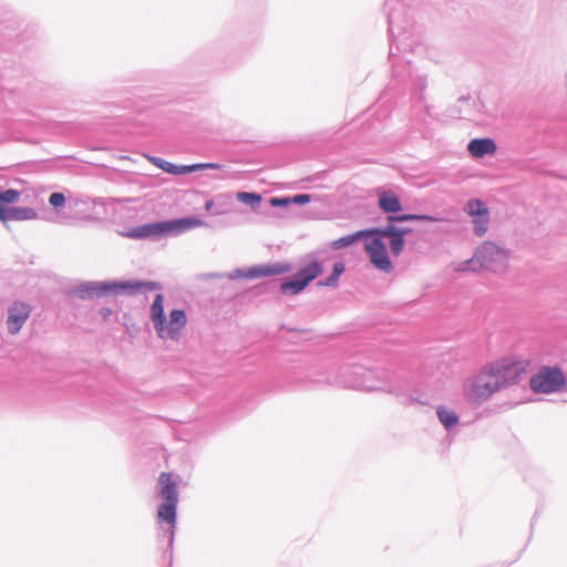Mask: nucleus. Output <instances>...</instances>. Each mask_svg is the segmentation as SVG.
Returning a JSON list of instances; mask_svg holds the SVG:
<instances>
[{"mask_svg":"<svg viewBox=\"0 0 567 567\" xmlns=\"http://www.w3.org/2000/svg\"><path fill=\"white\" fill-rule=\"evenodd\" d=\"M384 8L390 34L389 56L392 63V79L385 95L409 93L412 100L420 102L423 100V92L427 86L426 75L414 70L410 61L394 60L396 55L394 49L401 51V39L409 38L413 25L409 0H385Z\"/></svg>","mask_w":567,"mask_h":567,"instance_id":"1","label":"nucleus"},{"mask_svg":"<svg viewBox=\"0 0 567 567\" xmlns=\"http://www.w3.org/2000/svg\"><path fill=\"white\" fill-rule=\"evenodd\" d=\"M295 384L300 389H311L322 384L342 385L368 392L382 391L396 396L403 395L410 388L409 380L396 372L384 368H365L359 364L342 367L338 378H331L330 375L317 378L308 374L297 379Z\"/></svg>","mask_w":567,"mask_h":567,"instance_id":"2","label":"nucleus"},{"mask_svg":"<svg viewBox=\"0 0 567 567\" xmlns=\"http://www.w3.org/2000/svg\"><path fill=\"white\" fill-rule=\"evenodd\" d=\"M151 320L154 324V329L161 339L178 340L182 330L187 324L186 311L182 308H174L169 311V321L167 322L165 308H164V296L157 293L151 305Z\"/></svg>","mask_w":567,"mask_h":567,"instance_id":"3","label":"nucleus"},{"mask_svg":"<svg viewBox=\"0 0 567 567\" xmlns=\"http://www.w3.org/2000/svg\"><path fill=\"white\" fill-rule=\"evenodd\" d=\"M323 272V264L318 259H312L298 269L290 277H286L279 285V290L286 296H297L301 293L316 278ZM262 292H272L278 288L275 280L262 282L258 286Z\"/></svg>","mask_w":567,"mask_h":567,"instance_id":"4","label":"nucleus"},{"mask_svg":"<svg viewBox=\"0 0 567 567\" xmlns=\"http://www.w3.org/2000/svg\"><path fill=\"white\" fill-rule=\"evenodd\" d=\"M494 392H496V361H491L463 383L464 398L473 406L483 404Z\"/></svg>","mask_w":567,"mask_h":567,"instance_id":"5","label":"nucleus"},{"mask_svg":"<svg viewBox=\"0 0 567 567\" xmlns=\"http://www.w3.org/2000/svg\"><path fill=\"white\" fill-rule=\"evenodd\" d=\"M99 285V298L117 296H136L146 291L161 290L162 285L157 281L142 279H113L101 280Z\"/></svg>","mask_w":567,"mask_h":567,"instance_id":"6","label":"nucleus"},{"mask_svg":"<svg viewBox=\"0 0 567 567\" xmlns=\"http://www.w3.org/2000/svg\"><path fill=\"white\" fill-rule=\"evenodd\" d=\"M291 270V265L289 262H269V264H259L254 265L248 268H236L231 272H212L209 274V278L215 279H246V280H255L259 278H268L274 276H279L287 274Z\"/></svg>","mask_w":567,"mask_h":567,"instance_id":"7","label":"nucleus"},{"mask_svg":"<svg viewBox=\"0 0 567 567\" xmlns=\"http://www.w3.org/2000/svg\"><path fill=\"white\" fill-rule=\"evenodd\" d=\"M158 495L163 502L157 508V519L174 523L177 519L178 488L169 472H163L158 477Z\"/></svg>","mask_w":567,"mask_h":567,"instance_id":"8","label":"nucleus"},{"mask_svg":"<svg viewBox=\"0 0 567 567\" xmlns=\"http://www.w3.org/2000/svg\"><path fill=\"white\" fill-rule=\"evenodd\" d=\"M566 385V377L557 365H543L529 379V388L534 393L550 394Z\"/></svg>","mask_w":567,"mask_h":567,"instance_id":"9","label":"nucleus"},{"mask_svg":"<svg viewBox=\"0 0 567 567\" xmlns=\"http://www.w3.org/2000/svg\"><path fill=\"white\" fill-rule=\"evenodd\" d=\"M460 272L496 271V243L485 241L476 248L472 258L462 261L456 267Z\"/></svg>","mask_w":567,"mask_h":567,"instance_id":"10","label":"nucleus"},{"mask_svg":"<svg viewBox=\"0 0 567 567\" xmlns=\"http://www.w3.org/2000/svg\"><path fill=\"white\" fill-rule=\"evenodd\" d=\"M529 360L503 358L498 360V390L502 386L519 382L527 373Z\"/></svg>","mask_w":567,"mask_h":567,"instance_id":"11","label":"nucleus"},{"mask_svg":"<svg viewBox=\"0 0 567 567\" xmlns=\"http://www.w3.org/2000/svg\"><path fill=\"white\" fill-rule=\"evenodd\" d=\"M32 307L22 300H13L7 308L6 327L11 336L18 334L30 318Z\"/></svg>","mask_w":567,"mask_h":567,"instance_id":"12","label":"nucleus"},{"mask_svg":"<svg viewBox=\"0 0 567 567\" xmlns=\"http://www.w3.org/2000/svg\"><path fill=\"white\" fill-rule=\"evenodd\" d=\"M123 235L132 239L153 240L168 237L166 219L131 227Z\"/></svg>","mask_w":567,"mask_h":567,"instance_id":"13","label":"nucleus"},{"mask_svg":"<svg viewBox=\"0 0 567 567\" xmlns=\"http://www.w3.org/2000/svg\"><path fill=\"white\" fill-rule=\"evenodd\" d=\"M465 213L472 217L474 234L478 237L485 235L489 223V212L486 203L478 198H472L467 202Z\"/></svg>","mask_w":567,"mask_h":567,"instance_id":"14","label":"nucleus"},{"mask_svg":"<svg viewBox=\"0 0 567 567\" xmlns=\"http://www.w3.org/2000/svg\"><path fill=\"white\" fill-rule=\"evenodd\" d=\"M378 231L389 240L390 250L395 257L403 252L406 240L402 236L399 229V223L395 219L391 216L385 217V224L380 226Z\"/></svg>","mask_w":567,"mask_h":567,"instance_id":"15","label":"nucleus"},{"mask_svg":"<svg viewBox=\"0 0 567 567\" xmlns=\"http://www.w3.org/2000/svg\"><path fill=\"white\" fill-rule=\"evenodd\" d=\"M166 224L168 237L177 236L194 228L207 225L205 220L195 215L166 219Z\"/></svg>","mask_w":567,"mask_h":567,"instance_id":"16","label":"nucleus"},{"mask_svg":"<svg viewBox=\"0 0 567 567\" xmlns=\"http://www.w3.org/2000/svg\"><path fill=\"white\" fill-rule=\"evenodd\" d=\"M378 206L385 217L398 215L403 210L400 197L392 190L378 192Z\"/></svg>","mask_w":567,"mask_h":567,"instance_id":"17","label":"nucleus"},{"mask_svg":"<svg viewBox=\"0 0 567 567\" xmlns=\"http://www.w3.org/2000/svg\"><path fill=\"white\" fill-rule=\"evenodd\" d=\"M467 152L473 158H483L496 153V140L493 137L472 138L467 144Z\"/></svg>","mask_w":567,"mask_h":567,"instance_id":"18","label":"nucleus"},{"mask_svg":"<svg viewBox=\"0 0 567 567\" xmlns=\"http://www.w3.org/2000/svg\"><path fill=\"white\" fill-rule=\"evenodd\" d=\"M379 229L380 226L361 229V240H363L364 250L368 255L385 246L384 236L378 231Z\"/></svg>","mask_w":567,"mask_h":567,"instance_id":"19","label":"nucleus"},{"mask_svg":"<svg viewBox=\"0 0 567 567\" xmlns=\"http://www.w3.org/2000/svg\"><path fill=\"white\" fill-rule=\"evenodd\" d=\"M70 297H76L81 300H94L99 298L97 281H83L68 291Z\"/></svg>","mask_w":567,"mask_h":567,"instance_id":"20","label":"nucleus"},{"mask_svg":"<svg viewBox=\"0 0 567 567\" xmlns=\"http://www.w3.org/2000/svg\"><path fill=\"white\" fill-rule=\"evenodd\" d=\"M38 218V213L32 207H19L9 205L3 223L9 220L23 221Z\"/></svg>","mask_w":567,"mask_h":567,"instance_id":"21","label":"nucleus"},{"mask_svg":"<svg viewBox=\"0 0 567 567\" xmlns=\"http://www.w3.org/2000/svg\"><path fill=\"white\" fill-rule=\"evenodd\" d=\"M370 262L379 270L390 272L393 270V262L389 256L386 245L369 254Z\"/></svg>","mask_w":567,"mask_h":567,"instance_id":"22","label":"nucleus"},{"mask_svg":"<svg viewBox=\"0 0 567 567\" xmlns=\"http://www.w3.org/2000/svg\"><path fill=\"white\" fill-rule=\"evenodd\" d=\"M97 204L102 205L103 198H92L86 195L70 196L68 202L69 208L80 209L82 213L90 212Z\"/></svg>","mask_w":567,"mask_h":567,"instance_id":"23","label":"nucleus"},{"mask_svg":"<svg viewBox=\"0 0 567 567\" xmlns=\"http://www.w3.org/2000/svg\"><path fill=\"white\" fill-rule=\"evenodd\" d=\"M158 523L167 524V527L161 526L159 532H158V540L159 542L167 540V545L169 547V567H172L173 560H174L173 549H174L177 519H175L174 523H172L169 520H159L158 519Z\"/></svg>","mask_w":567,"mask_h":567,"instance_id":"24","label":"nucleus"},{"mask_svg":"<svg viewBox=\"0 0 567 567\" xmlns=\"http://www.w3.org/2000/svg\"><path fill=\"white\" fill-rule=\"evenodd\" d=\"M436 415L440 423L446 431L453 430L460 423V415L447 409L445 405H439L436 408Z\"/></svg>","mask_w":567,"mask_h":567,"instance_id":"25","label":"nucleus"},{"mask_svg":"<svg viewBox=\"0 0 567 567\" xmlns=\"http://www.w3.org/2000/svg\"><path fill=\"white\" fill-rule=\"evenodd\" d=\"M20 190L14 188L0 189V221L3 223L9 205L19 202Z\"/></svg>","mask_w":567,"mask_h":567,"instance_id":"26","label":"nucleus"},{"mask_svg":"<svg viewBox=\"0 0 567 567\" xmlns=\"http://www.w3.org/2000/svg\"><path fill=\"white\" fill-rule=\"evenodd\" d=\"M148 159L154 166L162 169L164 173L175 176L184 175V164L178 165L157 156H150Z\"/></svg>","mask_w":567,"mask_h":567,"instance_id":"27","label":"nucleus"},{"mask_svg":"<svg viewBox=\"0 0 567 567\" xmlns=\"http://www.w3.org/2000/svg\"><path fill=\"white\" fill-rule=\"evenodd\" d=\"M399 224L406 221H424V223H436L440 221L441 218L430 215V214H416V213H403L400 212L398 215L391 216Z\"/></svg>","mask_w":567,"mask_h":567,"instance_id":"28","label":"nucleus"},{"mask_svg":"<svg viewBox=\"0 0 567 567\" xmlns=\"http://www.w3.org/2000/svg\"><path fill=\"white\" fill-rule=\"evenodd\" d=\"M344 271H346L344 262L336 261L332 266V270H331L330 275L326 279L319 280L317 282V285L320 287H337L339 284V279Z\"/></svg>","mask_w":567,"mask_h":567,"instance_id":"29","label":"nucleus"},{"mask_svg":"<svg viewBox=\"0 0 567 567\" xmlns=\"http://www.w3.org/2000/svg\"><path fill=\"white\" fill-rule=\"evenodd\" d=\"M361 240V230L354 231L352 234L342 236L331 243V248L334 250H340L347 247H350Z\"/></svg>","mask_w":567,"mask_h":567,"instance_id":"30","label":"nucleus"},{"mask_svg":"<svg viewBox=\"0 0 567 567\" xmlns=\"http://www.w3.org/2000/svg\"><path fill=\"white\" fill-rule=\"evenodd\" d=\"M237 199L251 209H256L260 205L262 196L256 192H238Z\"/></svg>","mask_w":567,"mask_h":567,"instance_id":"31","label":"nucleus"},{"mask_svg":"<svg viewBox=\"0 0 567 567\" xmlns=\"http://www.w3.org/2000/svg\"><path fill=\"white\" fill-rule=\"evenodd\" d=\"M69 199L66 200V197L61 192H53L49 196V204L54 208V210L60 212L64 208V206L68 204Z\"/></svg>","mask_w":567,"mask_h":567,"instance_id":"32","label":"nucleus"},{"mask_svg":"<svg viewBox=\"0 0 567 567\" xmlns=\"http://www.w3.org/2000/svg\"><path fill=\"white\" fill-rule=\"evenodd\" d=\"M270 206L276 208H288L291 205L290 196H274L269 199Z\"/></svg>","mask_w":567,"mask_h":567,"instance_id":"33","label":"nucleus"},{"mask_svg":"<svg viewBox=\"0 0 567 567\" xmlns=\"http://www.w3.org/2000/svg\"><path fill=\"white\" fill-rule=\"evenodd\" d=\"M290 197H291V205H297V206H305V205L309 204L312 199V196L307 193H299V194L292 195Z\"/></svg>","mask_w":567,"mask_h":567,"instance_id":"34","label":"nucleus"},{"mask_svg":"<svg viewBox=\"0 0 567 567\" xmlns=\"http://www.w3.org/2000/svg\"><path fill=\"white\" fill-rule=\"evenodd\" d=\"M206 171V162L204 163H194V164H184V175L192 174L195 172Z\"/></svg>","mask_w":567,"mask_h":567,"instance_id":"35","label":"nucleus"},{"mask_svg":"<svg viewBox=\"0 0 567 567\" xmlns=\"http://www.w3.org/2000/svg\"><path fill=\"white\" fill-rule=\"evenodd\" d=\"M498 271L504 267V261L507 260V252L498 246Z\"/></svg>","mask_w":567,"mask_h":567,"instance_id":"36","label":"nucleus"},{"mask_svg":"<svg viewBox=\"0 0 567 567\" xmlns=\"http://www.w3.org/2000/svg\"><path fill=\"white\" fill-rule=\"evenodd\" d=\"M223 165L214 162H206V169H221Z\"/></svg>","mask_w":567,"mask_h":567,"instance_id":"37","label":"nucleus"},{"mask_svg":"<svg viewBox=\"0 0 567 567\" xmlns=\"http://www.w3.org/2000/svg\"><path fill=\"white\" fill-rule=\"evenodd\" d=\"M399 229L404 238L406 237V235H410L413 233V228L408 227V226H399Z\"/></svg>","mask_w":567,"mask_h":567,"instance_id":"38","label":"nucleus"},{"mask_svg":"<svg viewBox=\"0 0 567 567\" xmlns=\"http://www.w3.org/2000/svg\"><path fill=\"white\" fill-rule=\"evenodd\" d=\"M100 315L104 318V319H107L111 315H112V309L111 308H107V307H103L100 309Z\"/></svg>","mask_w":567,"mask_h":567,"instance_id":"39","label":"nucleus"},{"mask_svg":"<svg viewBox=\"0 0 567 567\" xmlns=\"http://www.w3.org/2000/svg\"><path fill=\"white\" fill-rule=\"evenodd\" d=\"M409 402H411V403H413V402H417V403H420V404H422V405L426 404V402H425V401H422V400H420L419 398H415V396H413V395H409Z\"/></svg>","mask_w":567,"mask_h":567,"instance_id":"40","label":"nucleus"},{"mask_svg":"<svg viewBox=\"0 0 567 567\" xmlns=\"http://www.w3.org/2000/svg\"><path fill=\"white\" fill-rule=\"evenodd\" d=\"M163 558L165 560H167V563L169 564V547L168 546H167V548L163 553ZM167 567H169V565Z\"/></svg>","mask_w":567,"mask_h":567,"instance_id":"41","label":"nucleus"},{"mask_svg":"<svg viewBox=\"0 0 567 567\" xmlns=\"http://www.w3.org/2000/svg\"><path fill=\"white\" fill-rule=\"evenodd\" d=\"M214 206V200L213 199H208L206 200L205 203V209L208 212L212 209V207Z\"/></svg>","mask_w":567,"mask_h":567,"instance_id":"42","label":"nucleus"},{"mask_svg":"<svg viewBox=\"0 0 567 567\" xmlns=\"http://www.w3.org/2000/svg\"><path fill=\"white\" fill-rule=\"evenodd\" d=\"M470 101V96H461L458 99V102H468Z\"/></svg>","mask_w":567,"mask_h":567,"instance_id":"43","label":"nucleus"}]
</instances>
